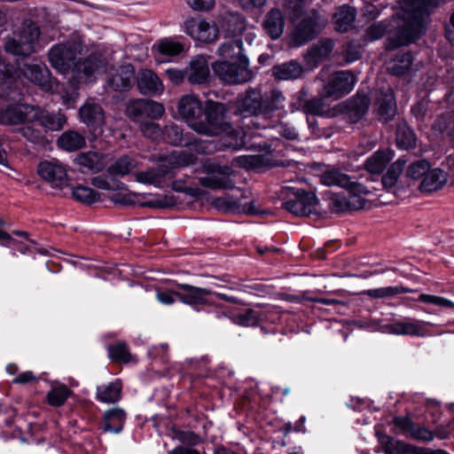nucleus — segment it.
Masks as SVG:
<instances>
[{
  "mask_svg": "<svg viewBox=\"0 0 454 454\" xmlns=\"http://www.w3.org/2000/svg\"><path fill=\"white\" fill-rule=\"evenodd\" d=\"M430 168V164L426 160H418L411 164L407 169V176L412 179L424 177Z\"/></svg>",
  "mask_w": 454,
  "mask_h": 454,
  "instance_id": "obj_59",
  "label": "nucleus"
},
{
  "mask_svg": "<svg viewBox=\"0 0 454 454\" xmlns=\"http://www.w3.org/2000/svg\"><path fill=\"white\" fill-rule=\"evenodd\" d=\"M75 162L81 168L93 173H98L107 165V156L98 152L90 151L78 154Z\"/></svg>",
  "mask_w": 454,
  "mask_h": 454,
  "instance_id": "obj_25",
  "label": "nucleus"
},
{
  "mask_svg": "<svg viewBox=\"0 0 454 454\" xmlns=\"http://www.w3.org/2000/svg\"><path fill=\"white\" fill-rule=\"evenodd\" d=\"M447 174L440 168L428 170L419 185L423 192H433L440 190L447 183Z\"/></svg>",
  "mask_w": 454,
  "mask_h": 454,
  "instance_id": "obj_29",
  "label": "nucleus"
},
{
  "mask_svg": "<svg viewBox=\"0 0 454 454\" xmlns=\"http://www.w3.org/2000/svg\"><path fill=\"white\" fill-rule=\"evenodd\" d=\"M356 20V10L353 7L343 5L333 14L335 29L344 33L348 31Z\"/></svg>",
  "mask_w": 454,
  "mask_h": 454,
  "instance_id": "obj_34",
  "label": "nucleus"
},
{
  "mask_svg": "<svg viewBox=\"0 0 454 454\" xmlns=\"http://www.w3.org/2000/svg\"><path fill=\"white\" fill-rule=\"evenodd\" d=\"M392 158L393 153L389 150L377 151L366 160L364 168L372 174L381 173Z\"/></svg>",
  "mask_w": 454,
  "mask_h": 454,
  "instance_id": "obj_40",
  "label": "nucleus"
},
{
  "mask_svg": "<svg viewBox=\"0 0 454 454\" xmlns=\"http://www.w3.org/2000/svg\"><path fill=\"white\" fill-rule=\"evenodd\" d=\"M413 424V420L409 416H396L393 419L394 432L406 437H409Z\"/></svg>",
  "mask_w": 454,
  "mask_h": 454,
  "instance_id": "obj_57",
  "label": "nucleus"
},
{
  "mask_svg": "<svg viewBox=\"0 0 454 454\" xmlns=\"http://www.w3.org/2000/svg\"><path fill=\"white\" fill-rule=\"evenodd\" d=\"M320 181L325 185H336L345 188L346 190L351 189V186L355 184H361L360 183L352 181L348 175L334 168L328 169L322 173V175L320 176Z\"/></svg>",
  "mask_w": 454,
  "mask_h": 454,
  "instance_id": "obj_30",
  "label": "nucleus"
},
{
  "mask_svg": "<svg viewBox=\"0 0 454 454\" xmlns=\"http://www.w3.org/2000/svg\"><path fill=\"white\" fill-rule=\"evenodd\" d=\"M162 138L173 145H188L190 144L184 135L183 130L176 125H171L165 128L162 133Z\"/></svg>",
  "mask_w": 454,
  "mask_h": 454,
  "instance_id": "obj_50",
  "label": "nucleus"
},
{
  "mask_svg": "<svg viewBox=\"0 0 454 454\" xmlns=\"http://www.w3.org/2000/svg\"><path fill=\"white\" fill-rule=\"evenodd\" d=\"M274 308H267L263 311H257L254 309H248L242 313L235 316V323L243 326H254L260 321H269L268 313L271 312Z\"/></svg>",
  "mask_w": 454,
  "mask_h": 454,
  "instance_id": "obj_37",
  "label": "nucleus"
},
{
  "mask_svg": "<svg viewBox=\"0 0 454 454\" xmlns=\"http://www.w3.org/2000/svg\"><path fill=\"white\" fill-rule=\"evenodd\" d=\"M334 47L332 39L324 38L314 43L308 51V58L314 62H319L329 57Z\"/></svg>",
  "mask_w": 454,
  "mask_h": 454,
  "instance_id": "obj_42",
  "label": "nucleus"
},
{
  "mask_svg": "<svg viewBox=\"0 0 454 454\" xmlns=\"http://www.w3.org/2000/svg\"><path fill=\"white\" fill-rule=\"evenodd\" d=\"M356 82L355 74L348 70L333 73L323 88V96L339 99L348 94Z\"/></svg>",
  "mask_w": 454,
  "mask_h": 454,
  "instance_id": "obj_11",
  "label": "nucleus"
},
{
  "mask_svg": "<svg viewBox=\"0 0 454 454\" xmlns=\"http://www.w3.org/2000/svg\"><path fill=\"white\" fill-rule=\"evenodd\" d=\"M108 356L113 361L128 363L131 360V355L128 346L124 342H118L108 347Z\"/></svg>",
  "mask_w": 454,
  "mask_h": 454,
  "instance_id": "obj_52",
  "label": "nucleus"
},
{
  "mask_svg": "<svg viewBox=\"0 0 454 454\" xmlns=\"http://www.w3.org/2000/svg\"><path fill=\"white\" fill-rule=\"evenodd\" d=\"M70 395L71 390L67 386L61 385L52 388L47 394V400L51 406L59 407L64 404Z\"/></svg>",
  "mask_w": 454,
  "mask_h": 454,
  "instance_id": "obj_51",
  "label": "nucleus"
},
{
  "mask_svg": "<svg viewBox=\"0 0 454 454\" xmlns=\"http://www.w3.org/2000/svg\"><path fill=\"white\" fill-rule=\"evenodd\" d=\"M369 106V97L366 94L358 93L354 99L346 104L345 107L352 121L356 122L367 113Z\"/></svg>",
  "mask_w": 454,
  "mask_h": 454,
  "instance_id": "obj_33",
  "label": "nucleus"
},
{
  "mask_svg": "<svg viewBox=\"0 0 454 454\" xmlns=\"http://www.w3.org/2000/svg\"><path fill=\"white\" fill-rule=\"evenodd\" d=\"M348 197L333 193L329 199V207L333 213H348L354 210L363 209L366 207L367 200L364 195L370 193V191L364 184H355L351 189L347 190Z\"/></svg>",
  "mask_w": 454,
  "mask_h": 454,
  "instance_id": "obj_8",
  "label": "nucleus"
},
{
  "mask_svg": "<svg viewBox=\"0 0 454 454\" xmlns=\"http://www.w3.org/2000/svg\"><path fill=\"white\" fill-rule=\"evenodd\" d=\"M33 121H37L42 127L48 130L57 131L65 126L67 118L61 113L54 114L47 111H39L35 108Z\"/></svg>",
  "mask_w": 454,
  "mask_h": 454,
  "instance_id": "obj_28",
  "label": "nucleus"
},
{
  "mask_svg": "<svg viewBox=\"0 0 454 454\" xmlns=\"http://www.w3.org/2000/svg\"><path fill=\"white\" fill-rule=\"evenodd\" d=\"M35 107L26 104L8 106L0 109V124L19 125L33 122Z\"/></svg>",
  "mask_w": 454,
  "mask_h": 454,
  "instance_id": "obj_16",
  "label": "nucleus"
},
{
  "mask_svg": "<svg viewBox=\"0 0 454 454\" xmlns=\"http://www.w3.org/2000/svg\"><path fill=\"white\" fill-rule=\"evenodd\" d=\"M317 203L314 192L292 188L289 199L285 202V208L295 215L308 216L316 212Z\"/></svg>",
  "mask_w": 454,
  "mask_h": 454,
  "instance_id": "obj_9",
  "label": "nucleus"
},
{
  "mask_svg": "<svg viewBox=\"0 0 454 454\" xmlns=\"http://www.w3.org/2000/svg\"><path fill=\"white\" fill-rule=\"evenodd\" d=\"M135 75V69L132 65L121 66L118 72L110 77L107 85L113 90L121 91L130 88Z\"/></svg>",
  "mask_w": 454,
  "mask_h": 454,
  "instance_id": "obj_27",
  "label": "nucleus"
},
{
  "mask_svg": "<svg viewBox=\"0 0 454 454\" xmlns=\"http://www.w3.org/2000/svg\"><path fill=\"white\" fill-rule=\"evenodd\" d=\"M73 197L79 202L84 204H92L100 199V193L92 188L78 185L73 188Z\"/></svg>",
  "mask_w": 454,
  "mask_h": 454,
  "instance_id": "obj_47",
  "label": "nucleus"
},
{
  "mask_svg": "<svg viewBox=\"0 0 454 454\" xmlns=\"http://www.w3.org/2000/svg\"><path fill=\"white\" fill-rule=\"evenodd\" d=\"M441 0H403L401 11L389 20L372 24L365 31L370 41L387 34V49L407 45L426 33L429 22V8Z\"/></svg>",
  "mask_w": 454,
  "mask_h": 454,
  "instance_id": "obj_1",
  "label": "nucleus"
},
{
  "mask_svg": "<svg viewBox=\"0 0 454 454\" xmlns=\"http://www.w3.org/2000/svg\"><path fill=\"white\" fill-rule=\"evenodd\" d=\"M286 98L278 89L271 90L269 94L263 96L262 115L270 116L274 112L284 109Z\"/></svg>",
  "mask_w": 454,
  "mask_h": 454,
  "instance_id": "obj_35",
  "label": "nucleus"
},
{
  "mask_svg": "<svg viewBox=\"0 0 454 454\" xmlns=\"http://www.w3.org/2000/svg\"><path fill=\"white\" fill-rule=\"evenodd\" d=\"M193 162L191 154L184 152H174L165 156L156 168L137 172L136 180L142 184L163 187L174 176V169L185 167Z\"/></svg>",
  "mask_w": 454,
  "mask_h": 454,
  "instance_id": "obj_4",
  "label": "nucleus"
},
{
  "mask_svg": "<svg viewBox=\"0 0 454 454\" xmlns=\"http://www.w3.org/2000/svg\"><path fill=\"white\" fill-rule=\"evenodd\" d=\"M396 144L398 147L408 150L416 145V137L405 123H400L396 129Z\"/></svg>",
  "mask_w": 454,
  "mask_h": 454,
  "instance_id": "obj_46",
  "label": "nucleus"
},
{
  "mask_svg": "<svg viewBox=\"0 0 454 454\" xmlns=\"http://www.w3.org/2000/svg\"><path fill=\"white\" fill-rule=\"evenodd\" d=\"M388 331L391 333L398 335H426L423 325L420 322L415 320L393 323L388 325Z\"/></svg>",
  "mask_w": 454,
  "mask_h": 454,
  "instance_id": "obj_32",
  "label": "nucleus"
},
{
  "mask_svg": "<svg viewBox=\"0 0 454 454\" xmlns=\"http://www.w3.org/2000/svg\"><path fill=\"white\" fill-rule=\"evenodd\" d=\"M158 52L162 56L175 57L184 50V45L170 38H165L157 44Z\"/></svg>",
  "mask_w": 454,
  "mask_h": 454,
  "instance_id": "obj_48",
  "label": "nucleus"
},
{
  "mask_svg": "<svg viewBox=\"0 0 454 454\" xmlns=\"http://www.w3.org/2000/svg\"><path fill=\"white\" fill-rule=\"evenodd\" d=\"M411 292L409 288L403 287L402 286H386V287H379L374 289H369L364 291L362 294L367 295L372 299H385V298H392L400 294H407Z\"/></svg>",
  "mask_w": 454,
  "mask_h": 454,
  "instance_id": "obj_45",
  "label": "nucleus"
},
{
  "mask_svg": "<svg viewBox=\"0 0 454 454\" xmlns=\"http://www.w3.org/2000/svg\"><path fill=\"white\" fill-rule=\"evenodd\" d=\"M21 74L34 84L41 87L44 90L52 89V81L51 72L44 63L38 60L24 63L20 67Z\"/></svg>",
  "mask_w": 454,
  "mask_h": 454,
  "instance_id": "obj_15",
  "label": "nucleus"
},
{
  "mask_svg": "<svg viewBox=\"0 0 454 454\" xmlns=\"http://www.w3.org/2000/svg\"><path fill=\"white\" fill-rule=\"evenodd\" d=\"M212 68L221 81L229 84L244 83L253 78L248 59L239 61H215Z\"/></svg>",
  "mask_w": 454,
  "mask_h": 454,
  "instance_id": "obj_7",
  "label": "nucleus"
},
{
  "mask_svg": "<svg viewBox=\"0 0 454 454\" xmlns=\"http://www.w3.org/2000/svg\"><path fill=\"white\" fill-rule=\"evenodd\" d=\"M409 437L419 442H430L434 439V434L424 425L414 423Z\"/></svg>",
  "mask_w": 454,
  "mask_h": 454,
  "instance_id": "obj_56",
  "label": "nucleus"
},
{
  "mask_svg": "<svg viewBox=\"0 0 454 454\" xmlns=\"http://www.w3.org/2000/svg\"><path fill=\"white\" fill-rule=\"evenodd\" d=\"M262 27L265 34L272 40L278 39L284 32L285 18L278 8H271L263 18Z\"/></svg>",
  "mask_w": 454,
  "mask_h": 454,
  "instance_id": "obj_23",
  "label": "nucleus"
},
{
  "mask_svg": "<svg viewBox=\"0 0 454 454\" xmlns=\"http://www.w3.org/2000/svg\"><path fill=\"white\" fill-rule=\"evenodd\" d=\"M239 110L250 115H262L263 95L257 88H248L237 98Z\"/></svg>",
  "mask_w": 454,
  "mask_h": 454,
  "instance_id": "obj_20",
  "label": "nucleus"
},
{
  "mask_svg": "<svg viewBox=\"0 0 454 454\" xmlns=\"http://www.w3.org/2000/svg\"><path fill=\"white\" fill-rule=\"evenodd\" d=\"M137 167V161L133 158L123 155L107 168V174L115 178L122 177L131 173Z\"/></svg>",
  "mask_w": 454,
  "mask_h": 454,
  "instance_id": "obj_41",
  "label": "nucleus"
},
{
  "mask_svg": "<svg viewBox=\"0 0 454 454\" xmlns=\"http://www.w3.org/2000/svg\"><path fill=\"white\" fill-rule=\"evenodd\" d=\"M41 31L39 27L32 22L26 21L12 36L5 41L4 49L7 52L17 56H28L35 51Z\"/></svg>",
  "mask_w": 454,
  "mask_h": 454,
  "instance_id": "obj_5",
  "label": "nucleus"
},
{
  "mask_svg": "<svg viewBox=\"0 0 454 454\" xmlns=\"http://www.w3.org/2000/svg\"><path fill=\"white\" fill-rule=\"evenodd\" d=\"M453 122V114L445 113L437 117L432 124V129L434 133L442 134L450 130V125Z\"/></svg>",
  "mask_w": 454,
  "mask_h": 454,
  "instance_id": "obj_60",
  "label": "nucleus"
},
{
  "mask_svg": "<svg viewBox=\"0 0 454 454\" xmlns=\"http://www.w3.org/2000/svg\"><path fill=\"white\" fill-rule=\"evenodd\" d=\"M184 70L186 80L191 84L200 85L207 82L210 74L208 57L202 54L194 56Z\"/></svg>",
  "mask_w": 454,
  "mask_h": 454,
  "instance_id": "obj_18",
  "label": "nucleus"
},
{
  "mask_svg": "<svg viewBox=\"0 0 454 454\" xmlns=\"http://www.w3.org/2000/svg\"><path fill=\"white\" fill-rule=\"evenodd\" d=\"M374 111L380 120L388 121L396 113V103L392 89L380 90L376 97L374 103Z\"/></svg>",
  "mask_w": 454,
  "mask_h": 454,
  "instance_id": "obj_21",
  "label": "nucleus"
},
{
  "mask_svg": "<svg viewBox=\"0 0 454 454\" xmlns=\"http://www.w3.org/2000/svg\"><path fill=\"white\" fill-rule=\"evenodd\" d=\"M68 84L70 85L72 90L70 91H67V90L64 91L61 94V98H62V103L64 106H66L67 108H73L74 106V104L79 96V93L77 91V89H78L77 85H79L80 83H78V82L71 83L68 81Z\"/></svg>",
  "mask_w": 454,
  "mask_h": 454,
  "instance_id": "obj_64",
  "label": "nucleus"
},
{
  "mask_svg": "<svg viewBox=\"0 0 454 454\" xmlns=\"http://www.w3.org/2000/svg\"><path fill=\"white\" fill-rule=\"evenodd\" d=\"M82 51V45L78 41H70L52 46L48 52L51 66L61 74L71 75L69 82L87 83L91 78L107 70L111 60L110 52L98 49L82 60L75 59Z\"/></svg>",
  "mask_w": 454,
  "mask_h": 454,
  "instance_id": "obj_2",
  "label": "nucleus"
},
{
  "mask_svg": "<svg viewBox=\"0 0 454 454\" xmlns=\"http://www.w3.org/2000/svg\"><path fill=\"white\" fill-rule=\"evenodd\" d=\"M224 20L228 23L227 29L233 36L225 40L217 49L218 56L222 61H239L247 59L243 48L242 36L248 44H251L255 38L252 32L246 31V19L239 12H226Z\"/></svg>",
  "mask_w": 454,
  "mask_h": 454,
  "instance_id": "obj_3",
  "label": "nucleus"
},
{
  "mask_svg": "<svg viewBox=\"0 0 454 454\" xmlns=\"http://www.w3.org/2000/svg\"><path fill=\"white\" fill-rule=\"evenodd\" d=\"M405 161L398 160L394 162L387 172L382 176V184L386 189H391L396 184L404 168Z\"/></svg>",
  "mask_w": 454,
  "mask_h": 454,
  "instance_id": "obj_49",
  "label": "nucleus"
},
{
  "mask_svg": "<svg viewBox=\"0 0 454 454\" xmlns=\"http://www.w3.org/2000/svg\"><path fill=\"white\" fill-rule=\"evenodd\" d=\"M85 144L84 137L74 130L65 131L57 141L58 146L67 152L77 151L82 148Z\"/></svg>",
  "mask_w": 454,
  "mask_h": 454,
  "instance_id": "obj_39",
  "label": "nucleus"
},
{
  "mask_svg": "<svg viewBox=\"0 0 454 454\" xmlns=\"http://www.w3.org/2000/svg\"><path fill=\"white\" fill-rule=\"evenodd\" d=\"M121 382L116 380L109 384L98 386L96 396L101 403H114L121 399Z\"/></svg>",
  "mask_w": 454,
  "mask_h": 454,
  "instance_id": "obj_31",
  "label": "nucleus"
},
{
  "mask_svg": "<svg viewBox=\"0 0 454 454\" xmlns=\"http://www.w3.org/2000/svg\"><path fill=\"white\" fill-rule=\"evenodd\" d=\"M302 111L305 114L322 116L327 112L325 103L320 98H313L307 100L302 106Z\"/></svg>",
  "mask_w": 454,
  "mask_h": 454,
  "instance_id": "obj_55",
  "label": "nucleus"
},
{
  "mask_svg": "<svg viewBox=\"0 0 454 454\" xmlns=\"http://www.w3.org/2000/svg\"><path fill=\"white\" fill-rule=\"evenodd\" d=\"M145 119L155 120L160 118L164 113V106L151 99H143Z\"/></svg>",
  "mask_w": 454,
  "mask_h": 454,
  "instance_id": "obj_58",
  "label": "nucleus"
},
{
  "mask_svg": "<svg viewBox=\"0 0 454 454\" xmlns=\"http://www.w3.org/2000/svg\"><path fill=\"white\" fill-rule=\"evenodd\" d=\"M413 57L410 52H402L387 63V69L394 75H403L410 69Z\"/></svg>",
  "mask_w": 454,
  "mask_h": 454,
  "instance_id": "obj_43",
  "label": "nucleus"
},
{
  "mask_svg": "<svg viewBox=\"0 0 454 454\" xmlns=\"http://www.w3.org/2000/svg\"><path fill=\"white\" fill-rule=\"evenodd\" d=\"M184 33L195 41L213 43L218 39L219 29L215 22L189 18L184 22Z\"/></svg>",
  "mask_w": 454,
  "mask_h": 454,
  "instance_id": "obj_10",
  "label": "nucleus"
},
{
  "mask_svg": "<svg viewBox=\"0 0 454 454\" xmlns=\"http://www.w3.org/2000/svg\"><path fill=\"white\" fill-rule=\"evenodd\" d=\"M79 115L83 123H85L94 133H101L105 124V113L100 105L88 100L80 108Z\"/></svg>",
  "mask_w": 454,
  "mask_h": 454,
  "instance_id": "obj_19",
  "label": "nucleus"
},
{
  "mask_svg": "<svg viewBox=\"0 0 454 454\" xmlns=\"http://www.w3.org/2000/svg\"><path fill=\"white\" fill-rule=\"evenodd\" d=\"M126 114L127 116L140 124L144 122L145 119V106L143 99H136L129 101L126 107Z\"/></svg>",
  "mask_w": 454,
  "mask_h": 454,
  "instance_id": "obj_53",
  "label": "nucleus"
},
{
  "mask_svg": "<svg viewBox=\"0 0 454 454\" xmlns=\"http://www.w3.org/2000/svg\"><path fill=\"white\" fill-rule=\"evenodd\" d=\"M249 195L250 192L237 189L231 195L218 198L215 200V206L231 212L256 215L258 210L254 206V201L243 202V200L248 199Z\"/></svg>",
  "mask_w": 454,
  "mask_h": 454,
  "instance_id": "obj_14",
  "label": "nucleus"
},
{
  "mask_svg": "<svg viewBox=\"0 0 454 454\" xmlns=\"http://www.w3.org/2000/svg\"><path fill=\"white\" fill-rule=\"evenodd\" d=\"M140 130L145 137L152 139L158 140L162 137L163 131L159 124L152 121H144L140 124Z\"/></svg>",
  "mask_w": 454,
  "mask_h": 454,
  "instance_id": "obj_61",
  "label": "nucleus"
},
{
  "mask_svg": "<svg viewBox=\"0 0 454 454\" xmlns=\"http://www.w3.org/2000/svg\"><path fill=\"white\" fill-rule=\"evenodd\" d=\"M379 442L385 454H399L403 441L395 440L385 434H377Z\"/></svg>",
  "mask_w": 454,
  "mask_h": 454,
  "instance_id": "obj_54",
  "label": "nucleus"
},
{
  "mask_svg": "<svg viewBox=\"0 0 454 454\" xmlns=\"http://www.w3.org/2000/svg\"><path fill=\"white\" fill-rule=\"evenodd\" d=\"M342 54H343L344 59L347 62L350 63V62L356 61L358 59H360V57L362 55V50H361V47L359 44H357L354 42H349L344 45Z\"/></svg>",
  "mask_w": 454,
  "mask_h": 454,
  "instance_id": "obj_62",
  "label": "nucleus"
},
{
  "mask_svg": "<svg viewBox=\"0 0 454 454\" xmlns=\"http://www.w3.org/2000/svg\"><path fill=\"white\" fill-rule=\"evenodd\" d=\"M176 286L184 291V293H176V298L186 305L206 304V297L213 294L211 289L197 287L189 284L176 283Z\"/></svg>",
  "mask_w": 454,
  "mask_h": 454,
  "instance_id": "obj_22",
  "label": "nucleus"
},
{
  "mask_svg": "<svg viewBox=\"0 0 454 454\" xmlns=\"http://www.w3.org/2000/svg\"><path fill=\"white\" fill-rule=\"evenodd\" d=\"M37 173L52 188L62 189L68 185L67 168L58 160L40 162L37 166Z\"/></svg>",
  "mask_w": 454,
  "mask_h": 454,
  "instance_id": "obj_13",
  "label": "nucleus"
},
{
  "mask_svg": "<svg viewBox=\"0 0 454 454\" xmlns=\"http://www.w3.org/2000/svg\"><path fill=\"white\" fill-rule=\"evenodd\" d=\"M418 301L425 303H431L441 307L454 308V302L444 297L431 295V294H420Z\"/></svg>",
  "mask_w": 454,
  "mask_h": 454,
  "instance_id": "obj_63",
  "label": "nucleus"
},
{
  "mask_svg": "<svg viewBox=\"0 0 454 454\" xmlns=\"http://www.w3.org/2000/svg\"><path fill=\"white\" fill-rule=\"evenodd\" d=\"M327 24V18L312 12L295 28L293 40L295 45L300 46L313 39Z\"/></svg>",
  "mask_w": 454,
  "mask_h": 454,
  "instance_id": "obj_12",
  "label": "nucleus"
},
{
  "mask_svg": "<svg viewBox=\"0 0 454 454\" xmlns=\"http://www.w3.org/2000/svg\"><path fill=\"white\" fill-rule=\"evenodd\" d=\"M204 114L205 121H200L199 124L194 125L195 132L208 137L231 132V126L226 121V106L224 104L209 102Z\"/></svg>",
  "mask_w": 454,
  "mask_h": 454,
  "instance_id": "obj_6",
  "label": "nucleus"
},
{
  "mask_svg": "<svg viewBox=\"0 0 454 454\" xmlns=\"http://www.w3.org/2000/svg\"><path fill=\"white\" fill-rule=\"evenodd\" d=\"M231 174L232 170L230 167H220L217 174L200 177V184L210 189H233L234 183L229 177Z\"/></svg>",
  "mask_w": 454,
  "mask_h": 454,
  "instance_id": "obj_24",
  "label": "nucleus"
},
{
  "mask_svg": "<svg viewBox=\"0 0 454 454\" xmlns=\"http://www.w3.org/2000/svg\"><path fill=\"white\" fill-rule=\"evenodd\" d=\"M303 67L294 60L277 65L272 68V74L278 80H292L301 77Z\"/></svg>",
  "mask_w": 454,
  "mask_h": 454,
  "instance_id": "obj_38",
  "label": "nucleus"
},
{
  "mask_svg": "<svg viewBox=\"0 0 454 454\" xmlns=\"http://www.w3.org/2000/svg\"><path fill=\"white\" fill-rule=\"evenodd\" d=\"M91 184L98 189L106 191H127V186L124 183L109 175H100L93 177Z\"/></svg>",
  "mask_w": 454,
  "mask_h": 454,
  "instance_id": "obj_44",
  "label": "nucleus"
},
{
  "mask_svg": "<svg viewBox=\"0 0 454 454\" xmlns=\"http://www.w3.org/2000/svg\"><path fill=\"white\" fill-rule=\"evenodd\" d=\"M137 86L144 95H156L162 93L164 86L158 75L152 70L145 69L139 74Z\"/></svg>",
  "mask_w": 454,
  "mask_h": 454,
  "instance_id": "obj_26",
  "label": "nucleus"
},
{
  "mask_svg": "<svg viewBox=\"0 0 454 454\" xmlns=\"http://www.w3.org/2000/svg\"><path fill=\"white\" fill-rule=\"evenodd\" d=\"M126 414L122 409L113 408L106 411L104 415L103 428L106 432L120 433L123 428Z\"/></svg>",
  "mask_w": 454,
  "mask_h": 454,
  "instance_id": "obj_36",
  "label": "nucleus"
},
{
  "mask_svg": "<svg viewBox=\"0 0 454 454\" xmlns=\"http://www.w3.org/2000/svg\"><path fill=\"white\" fill-rule=\"evenodd\" d=\"M178 114L186 121L189 127L195 131V126L200 123L202 116L203 106L194 95H185L181 98L177 106Z\"/></svg>",
  "mask_w": 454,
  "mask_h": 454,
  "instance_id": "obj_17",
  "label": "nucleus"
}]
</instances>
